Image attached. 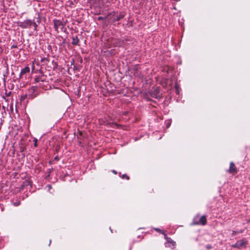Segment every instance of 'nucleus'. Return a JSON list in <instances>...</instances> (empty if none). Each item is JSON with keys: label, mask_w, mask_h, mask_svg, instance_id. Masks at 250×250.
<instances>
[{"label": "nucleus", "mask_w": 250, "mask_h": 250, "mask_svg": "<svg viewBox=\"0 0 250 250\" xmlns=\"http://www.w3.org/2000/svg\"><path fill=\"white\" fill-rule=\"evenodd\" d=\"M243 231L242 230H240V231L239 232V233H242V232H243Z\"/></svg>", "instance_id": "obj_19"}, {"label": "nucleus", "mask_w": 250, "mask_h": 250, "mask_svg": "<svg viewBox=\"0 0 250 250\" xmlns=\"http://www.w3.org/2000/svg\"><path fill=\"white\" fill-rule=\"evenodd\" d=\"M19 204V203H16L15 204V206H18Z\"/></svg>", "instance_id": "obj_16"}, {"label": "nucleus", "mask_w": 250, "mask_h": 250, "mask_svg": "<svg viewBox=\"0 0 250 250\" xmlns=\"http://www.w3.org/2000/svg\"><path fill=\"white\" fill-rule=\"evenodd\" d=\"M176 92L177 93H178V89H177V86L176 85Z\"/></svg>", "instance_id": "obj_15"}, {"label": "nucleus", "mask_w": 250, "mask_h": 250, "mask_svg": "<svg viewBox=\"0 0 250 250\" xmlns=\"http://www.w3.org/2000/svg\"><path fill=\"white\" fill-rule=\"evenodd\" d=\"M78 40H77V39H73V42H72V43H73V44H77V43H78Z\"/></svg>", "instance_id": "obj_7"}, {"label": "nucleus", "mask_w": 250, "mask_h": 250, "mask_svg": "<svg viewBox=\"0 0 250 250\" xmlns=\"http://www.w3.org/2000/svg\"><path fill=\"white\" fill-rule=\"evenodd\" d=\"M34 146H37V139H34Z\"/></svg>", "instance_id": "obj_8"}, {"label": "nucleus", "mask_w": 250, "mask_h": 250, "mask_svg": "<svg viewBox=\"0 0 250 250\" xmlns=\"http://www.w3.org/2000/svg\"><path fill=\"white\" fill-rule=\"evenodd\" d=\"M2 52V49L1 48V47H0V53Z\"/></svg>", "instance_id": "obj_20"}, {"label": "nucleus", "mask_w": 250, "mask_h": 250, "mask_svg": "<svg viewBox=\"0 0 250 250\" xmlns=\"http://www.w3.org/2000/svg\"><path fill=\"white\" fill-rule=\"evenodd\" d=\"M54 26H55V28H57V24L56 22H54Z\"/></svg>", "instance_id": "obj_12"}, {"label": "nucleus", "mask_w": 250, "mask_h": 250, "mask_svg": "<svg viewBox=\"0 0 250 250\" xmlns=\"http://www.w3.org/2000/svg\"><path fill=\"white\" fill-rule=\"evenodd\" d=\"M120 18H121L120 17H118V18H117L116 20H117H117H119L120 19Z\"/></svg>", "instance_id": "obj_17"}, {"label": "nucleus", "mask_w": 250, "mask_h": 250, "mask_svg": "<svg viewBox=\"0 0 250 250\" xmlns=\"http://www.w3.org/2000/svg\"><path fill=\"white\" fill-rule=\"evenodd\" d=\"M247 244V241L245 239H242L238 241L234 245H232V247L241 249L246 247Z\"/></svg>", "instance_id": "obj_2"}, {"label": "nucleus", "mask_w": 250, "mask_h": 250, "mask_svg": "<svg viewBox=\"0 0 250 250\" xmlns=\"http://www.w3.org/2000/svg\"><path fill=\"white\" fill-rule=\"evenodd\" d=\"M247 222H250V220H248L247 221Z\"/></svg>", "instance_id": "obj_21"}, {"label": "nucleus", "mask_w": 250, "mask_h": 250, "mask_svg": "<svg viewBox=\"0 0 250 250\" xmlns=\"http://www.w3.org/2000/svg\"><path fill=\"white\" fill-rule=\"evenodd\" d=\"M229 171L230 173H232V174H234L236 172V167H235L234 163L232 162H231L230 163V166H229Z\"/></svg>", "instance_id": "obj_5"}, {"label": "nucleus", "mask_w": 250, "mask_h": 250, "mask_svg": "<svg viewBox=\"0 0 250 250\" xmlns=\"http://www.w3.org/2000/svg\"><path fill=\"white\" fill-rule=\"evenodd\" d=\"M32 68L33 70L35 69V67H34V62H33V63H32Z\"/></svg>", "instance_id": "obj_11"}, {"label": "nucleus", "mask_w": 250, "mask_h": 250, "mask_svg": "<svg viewBox=\"0 0 250 250\" xmlns=\"http://www.w3.org/2000/svg\"><path fill=\"white\" fill-rule=\"evenodd\" d=\"M155 229L156 231H160H160H162V233H164V231H162V230H160V229Z\"/></svg>", "instance_id": "obj_10"}, {"label": "nucleus", "mask_w": 250, "mask_h": 250, "mask_svg": "<svg viewBox=\"0 0 250 250\" xmlns=\"http://www.w3.org/2000/svg\"><path fill=\"white\" fill-rule=\"evenodd\" d=\"M47 187L48 188L49 190L51 188V186L50 185H48Z\"/></svg>", "instance_id": "obj_14"}, {"label": "nucleus", "mask_w": 250, "mask_h": 250, "mask_svg": "<svg viewBox=\"0 0 250 250\" xmlns=\"http://www.w3.org/2000/svg\"><path fill=\"white\" fill-rule=\"evenodd\" d=\"M160 97V95H158V96H156V98Z\"/></svg>", "instance_id": "obj_22"}, {"label": "nucleus", "mask_w": 250, "mask_h": 250, "mask_svg": "<svg viewBox=\"0 0 250 250\" xmlns=\"http://www.w3.org/2000/svg\"><path fill=\"white\" fill-rule=\"evenodd\" d=\"M30 71V68L29 67L26 66L21 71V74H25L26 73L29 72Z\"/></svg>", "instance_id": "obj_6"}, {"label": "nucleus", "mask_w": 250, "mask_h": 250, "mask_svg": "<svg viewBox=\"0 0 250 250\" xmlns=\"http://www.w3.org/2000/svg\"><path fill=\"white\" fill-rule=\"evenodd\" d=\"M236 233H237V232L236 231H233V232H232V234L233 235H236Z\"/></svg>", "instance_id": "obj_13"}, {"label": "nucleus", "mask_w": 250, "mask_h": 250, "mask_svg": "<svg viewBox=\"0 0 250 250\" xmlns=\"http://www.w3.org/2000/svg\"><path fill=\"white\" fill-rule=\"evenodd\" d=\"M165 238L167 239V242L166 243V246L170 248H173L175 246V242L172 240L167 238L166 237V234H165Z\"/></svg>", "instance_id": "obj_4"}, {"label": "nucleus", "mask_w": 250, "mask_h": 250, "mask_svg": "<svg viewBox=\"0 0 250 250\" xmlns=\"http://www.w3.org/2000/svg\"><path fill=\"white\" fill-rule=\"evenodd\" d=\"M113 172L114 173H115V174H116V173H117V172H116V171H115V170H113Z\"/></svg>", "instance_id": "obj_18"}, {"label": "nucleus", "mask_w": 250, "mask_h": 250, "mask_svg": "<svg viewBox=\"0 0 250 250\" xmlns=\"http://www.w3.org/2000/svg\"><path fill=\"white\" fill-rule=\"evenodd\" d=\"M125 177L127 180H128V179H129V177H128V176H127V175H123L122 176V178H125Z\"/></svg>", "instance_id": "obj_9"}, {"label": "nucleus", "mask_w": 250, "mask_h": 250, "mask_svg": "<svg viewBox=\"0 0 250 250\" xmlns=\"http://www.w3.org/2000/svg\"><path fill=\"white\" fill-rule=\"evenodd\" d=\"M20 26L22 28H27L31 27L32 25H33L35 27V29L36 28L37 24L35 22H33L31 20H26L22 22H20L19 23Z\"/></svg>", "instance_id": "obj_1"}, {"label": "nucleus", "mask_w": 250, "mask_h": 250, "mask_svg": "<svg viewBox=\"0 0 250 250\" xmlns=\"http://www.w3.org/2000/svg\"><path fill=\"white\" fill-rule=\"evenodd\" d=\"M198 216L196 217L193 220V224L195 225L201 224L204 225L206 224V218L205 216H202L199 218V220H197Z\"/></svg>", "instance_id": "obj_3"}]
</instances>
